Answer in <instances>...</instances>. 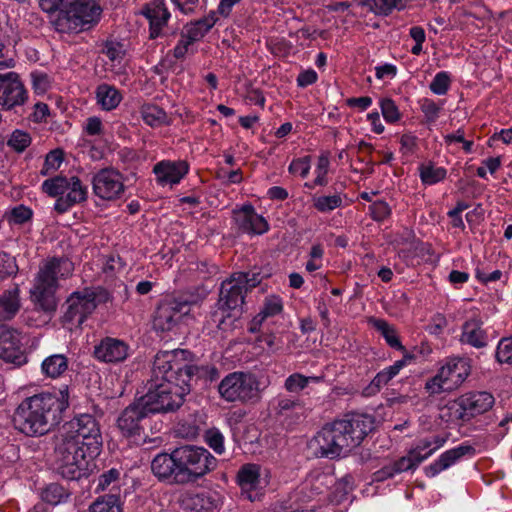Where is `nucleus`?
Listing matches in <instances>:
<instances>
[{"label": "nucleus", "instance_id": "ea45409f", "mask_svg": "<svg viewBox=\"0 0 512 512\" xmlns=\"http://www.w3.org/2000/svg\"><path fill=\"white\" fill-rule=\"evenodd\" d=\"M420 179L425 185H434L445 179L447 171L443 167H437L432 163H424L419 167Z\"/></svg>", "mask_w": 512, "mask_h": 512}, {"label": "nucleus", "instance_id": "4468645a", "mask_svg": "<svg viewBox=\"0 0 512 512\" xmlns=\"http://www.w3.org/2000/svg\"><path fill=\"white\" fill-rule=\"evenodd\" d=\"M494 403V396L490 392L476 391L465 393L455 401V404L458 406L456 418L463 422H468L473 417L490 410Z\"/></svg>", "mask_w": 512, "mask_h": 512}, {"label": "nucleus", "instance_id": "c9c22d12", "mask_svg": "<svg viewBox=\"0 0 512 512\" xmlns=\"http://www.w3.org/2000/svg\"><path fill=\"white\" fill-rule=\"evenodd\" d=\"M407 0H362L360 6L376 15H389L394 9L404 7Z\"/></svg>", "mask_w": 512, "mask_h": 512}, {"label": "nucleus", "instance_id": "a18cd8bd", "mask_svg": "<svg viewBox=\"0 0 512 512\" xmlns=\"http://www.w3.org/2000/svg\"><path fill=\"white\" fill-rule=\"evenodd\" d=\"M420 109L424 115L427 124H433L439 117L442 106L429 98H424L420 101Z\"/></svg>", "mask_w": 512, "mask_h": 512}, {"label": "nucleus", "instance_id": "a19ab883", "mask_svg": "<svg viewBox=\"0 0 512 512\" xmlns=\"http://www.w3.org/2000/svg\"><path fill=\"white\" fill-rule=\"evenodd\" d=\"M374 417L354 413V439L363 440L374 429Z\"/></svg>", "mask_w": 512, "mask_h": 512}, {"label": "nucleus", "instance_id": "052dcab7", "mask_svg": "<svg viewBox=\"0 0 512 512\" xmlns=\"http://www.w3.org/2000/svg\"><path fill=\"white\" fill-rule=\"evenodd\" d=\"M369 211L373 219L382 221L390 214V208L384 201H375L369 206Z\"/></svg>", "mask_w": 512, "mask_h": 512}, {"label": "nucleus", "instance_id": "c85d7f7f", "mask_svg": "<svg viewBox=\"0 0 512 512\" xmlns=\"http://www.w3.org/2000/svg\"><path fill=\"white\" fill-rule=\"evenodd\" d=\"M20 290L18 286L5 290L0 294V322L13 319L19 312Z\"/></svg>", "mask_w": 512, "mask_h": 512}, {"label": "nucleus", "instance_id": "bb28decb", "mask_svg": "<svg viewBox=\"0 0 512 512\" xmlns=\"http://www.w3.org/2000/svg\"><path fill=\"white\" fill-rule=\"evenodd\" d=\"M460 342L481 349L488 344L487 332L483 329L480 318L474 317L465 321L461 327Z\"/></svg>", "mask_w": 512, "mask_h": 512}, {"label": "nucleus", "instance_id": "2f4dec72", "mask_svg": "<svg viewBox=\"0 0 512 512\" xmlns=\"http://www.w3.org/2000/svg\"><path fill=\"white\" fill-rule=\"evenodd\" d=\"M102 53L111 62L112 70L121 73L125 68L126 49L124 45L116 40H108L104 43Z\"/></svg>", "mask_w": 512, "mask_h": 512}, {"label": "nucleus", "instance_id": "4c0bfd02", "mask_svg": "<svg viewBox=\"0 0 512 512\" xmlns=\"http://www.w3.org/2000/svg\"><path fill=\"white\" fill-rule=\"evenodd\" d=\"M143 121L151 127L169 125L167 113L157 105H145L141 111Z\"/></svg>", "mask_w": 512, "mask_h": 512}, {"label": "nucleus", "instance_id": "0eeeda50", "mask_svg": "<svg viewBox=\"0 0 512 512\" xmlns=\"http://www.w3.org/2000/svg\"><path fill=\"white\" fill-rule=\"evenodd\" d=\"M42 191L50 197H57L54 209L63 214L76 204L87 200V186L77 176H56L42 183Z\"/></svg>", "mask_w": 512, "mask_h": 512}, {"label": "nucleus", "instance_id": "aec40b11", "mask_svg": "<svg viewBox=\"0 0 512 512\" xmlns=\"http://www.w3.org/2000/svg\"><path fill=\"white\" fill-rule=\"evenodd\" d=\"M188 172L189 164L185 160H162L153 167L156 182L160 186L177 185Z\"/></svg>", "mask_w": 512, "mask_h": 512}, {"label": "nucleus", "instance_id": "8fccbe9b", "mask_svg": "<svg viewBox=\"0 0 512 512\" xmlns=\"http://www.w3.org/2000/svg\"><path fill=\"white\" fill-rule=\"evenodd\" d=\"M18 266L13 256L6 252H0V279L16 275Z\"/></svg>", "mask_w": 512, "mask_h": 512}, {"label": "nucleus", "instance_id": "473e14b6", "mask_svg": "<svg viewBox=\"0 0 512 512\" xmlns=\"http://www.w3.org/2000/svg\"><path fill=\"white\" fill-rule=\"evenodd\" d=\"M283 310V301L277 295H270L265 298L263 307L260 312L252 320V328L254 331L256 326H260L268 317L280 314Z\"/></svg>", "mask_w": 512, "mask_h": 512}, {"label": "nucleus", "instance_id": "b1692460", "mask_svg": "<svg viewBox=\"0 0 512 512\" xmlns=\"http://www.w3.org/2000/svg\"><path fill=\"white\" fill-rule=\"evenodd\" d=\"M0 358L7 362L16 365H21L25 362V355L22 350L19 334L13 330H6L0 336Z\"/></svg>", "mask_w": 512, "mask_h": 512}, {"label": "nucleus", "instance_id": "13d9d810", "mask_svg": "<svg viewBox=\"0 0 512 512\" xmlns=\"http://www.w3.org/2000/svg\"><path fill=\"white\" fill-rule=\"evenodd\" d=\"M32 217V211L28 207L19 205L12 209L9 221L14 224H23L30 220Z\"/></svg>", "mask_w": 512, "mask_h": 512}, {"label": "nucleus", "instance_id": "e2e57ef3", "mask_svg": "<svg viewBox=\"0 0 512 512\" xmlns=\"http://www.w3.org/2000/svg\"><path fill=\"white\" fill-rule=\"evenodd\" d=\"M340 203L341 200L337 196H323L317 199L315 206L319 211L324 212L337 208Z\"/></svg>", "mask_w": 512, "mask_h": 512}, {"label": "nucleus", "instance_id": "1a4fd4ad", "mask_svg": "<svg viewBox=\"0 0 512 512\" xmlns=\"http://www.w3.org/2000/svg\"><path fill=\"white\" fill-rule=\"evenodd\" d=\"M109 300V293L102 287L84 288L75 291L66 299L63 321L80 326L95 311L97 306Z\"/></svg>", "mask_w": 512, "mask_h": 512}, {"label": "nucleus", "instance_id": "7c9ffc66", "mask_svg": "<svg viewBox=\"0 0 512 512\" xmlns=\"http://www.w3.org/2000/svg\"><path fill=\"white\" fill-rule=\"evenodd\" d=\"M216 21L217 18L213 13L207 17L185 25L181 32L190 41H192V43H195L200 41L207 34V32L215 25Z\"/></svg>", "mask_w": 512, "mask_h": 512}, {"label": "nucleus", "instance_id": "37998d69", "mask_svg": "<svg viewBox=\"0 0 512 512\" xmlns=\"http://www.w3.org/2000/svg\"><path fill=\"white\" fill-rule=\"evenodd\" d=\"M379 106L387 123L395 124L401 120L402 114L395 101L391 98H382L379 102Z\"/></svg>", "mask_w": 512, "mask_h": 512}, {"label": "nucleus", "instance_id": "2eb2a0df", "mask_svg": "<svg viewBox=\"0 0 512 512\" xmlns=\"http://www.w3.org/2000/svg\"><path fill=\"white\" fill-rule=\"evenodd\" d=\"M188 312L187 301L177 298L164 300L155 311L153 327L156 331H171Z\"/></svg>", "mask_w": 512, "mask_h": 512}, {"label": "nucleus", "instance_id": "ddd939ff", "mask_svg": "<svg viewBox=\"0 0 512 512\" xmlns=\"http://www.w3.org/2000/svg\"><path fill=\"white\" fill-rule=\"evenodd\" d=\"M163 352L164 354H171L174 356V359L171 361V365L178 375V380H181L183 384L191 385L190 382L193 377L210 382L218 379L219 377V371L215 366H197L192 364L193 354L189 350L174 349Z\"/></svg>", "mask_w": 512, "mask_h": 512}, {"label": "nucleus", "instance_id": "58836bf2", "mask_svg": "<svg viewBox=\"0 0 512 512\" xmlns=\"http://www.w3.org/2000/svg\"><path fill=\"white\" fill-rule=\"evenodd\" d=\"M90 512H122L120 497L117 494H106L98 497L90 506Z\"/></svg>", "mask_w": 512, "mask_h": 512}, {"label": "nucleus", "instance_id": "603ef678", "mask_svg": "<svg viewBox=\"0 0 512 512\" xmlns=\"http://www.w3.org/2000/svg\"><path fill=\"white\" fill-rule=\"evenodd\" d=\"M496 359L500 363L512 364V337L500 340L496 350Z\"/></svg>", "mask_w": 512, "mask_h": 512}, {"label": "nucleus", "instance_id": "5fc2aeb1", "mask_svg": "<svg viewBox=\"0 0 512 512\" xmlns=\"http://www.w3.org/2000/svg\"><path fill=\"white\" fill-rule=\"evenodd\" d=\"M32 81V88L38 94H44L50 88L49 76L40 71H34L30 74Z\"/></svg>", "mask_w": 512, "mask_h": 512}, {"label": "nucleus", "instance_id": "774afa93", "mask_svg": "<svg viewBox=\"0 0 512 512\" xmlns=\"http://www.w3.org/2000/svg\"><path fill=\"white\" fill-rule=\"evenodd\" d=\"M397 73V68L392 64H384L375 67V76L378 79L393 78Z\"/></svg>", "mask_w": 512, "mask_h": 512}, {"label": "nucleus", "instance_id": "0e129e2a", "mask_svg": "<svg viewBox=\"0 0 512 512\" xmlns=\"http://www.w3.org/2000/svg\"><path fill=\"white\" fill-rule=\"evenodd\" d=\"M84 130L89 136L101 135L103 132V124L99 117L93 116L86 120Z\"/></svg>", "mask_w": 512, "mask_h": 512}, {"label": "nucleus", "instance_id": "f704fd0d", "mask_svg": "<svg viewBox=\"0 0 512 512\" xmlns=\"http://www.w3.org/2000/svg\"><path fill=\"white\" fill-rule=\"evenodd\" d=\"M41 369L47 377L58 378L68 369V359L63 354L50 355L43 360Z\"/></svg>", "mask_w": 512, "mask_h": 512}, {"label": "nucleus", "instance_id": "864d4df0", "mask_svg": "<svg viewBox=\"0 0 512 512\" xmlns=\"http://www.w3.org/2000/svg\"><path fill=\"white\" fill-rule=\"evenodd\" d=\"M310 161V156L294 159L290 163L288 170L293 175H298L302 178H305L307 177L310 171Z\"/></svg>", "mask_w": 512, "mask_h": 512}, {"label": "nucleus", "instance_id": "bf43d9fd", "mask_svg": "<svg viewBox=\"0 0 512 512\" xmlns=\"http://www.w3.org/2000/svg\"><path fill=\"white\" fill-rule=\"evenodd\" d=\"M174 4L184 14H190L198 9H202L206 0H173Z\"/></svg>", "mask_w": 512, "mask_h": 512}, {"label": "nucleus", "instance_id": "393cba45", "mask_svg": "<svg viewBox=\"0 0 512 512\" xmlns=\"http://www.w3.org/2000/svg\"><path fill=\"white\" fill-rule=\"evenodd\" d=\"M143 15L150 24V38L160 36L163 27L170 18V13L165 6L164 0H152L143 9Z\"/></svg>", "mask_w": 512, "mask_h": 512}, {"label": "nucleus", "instance_id": "5701e85b", "mask_svg": "<svg viewBox=\"0 0 512 512\" xmlns=\"http://www.w3.org/2000/svg\"><path fill=\"white\" fill-rule=\"evenodd\" d=\"M261 467L257 464H244L237 473V482L241 488L242 495L248 500L254 501L257 496V490L261 483Z\"/></svg>", "mask_w": 512, "mask_h": 512}, {"label": "nucleus", "instance_id": "6ab92c4d", "mask_svg": "<svg viewBox=\"0 0 512 512\" xmlns=\"http://www.w3.org/2000/svg\"><path fill=\"white\" fill-rule=\"evenodd\" d=\"M233 221L239 232L248 235H262L270 228L268 221L250 204L233 210Z\"/></svg>", "mask_w": 512, "mask_h": 512}, {"label": "nucleus", "instance_id": "09e8293b", "mask_svg": "<svg viewBox=\"0 0 512 512\" xmlns=\"http://www.w3.org/2000/svg\"><path fill=\"white\" fill-rule=\"evenodd\" d=\"M204 437L205 442L211 449H213L214 452L217 454L224 453V436L218 429L212 428L207 430Z\"/></svg>", "mask_w": 512, "mask_h": 512}, {"label": "nucleus", "instance_id": "dca6fc26", "mask_svg": "<svg viewBox=\"0 0 512 512\" xmlns=\"http://www.w3.org/2000/svg\"><path fill=\"white\" fill-rule=\"evenodd\" d=\"M94 194L102 200H115L125 191L123 175L113 168L98 171L92 179Z\"/></svg>", "mask_w": 512, "mask_h": 512}, {"label": "nucleus", "instance_id": "680f3d73", "mask_svg": "<svg viewBox=\"0 0 512 512\" xmlns=\"http://www.w3.org/2000/svg\"><path fill=\"white\" fill-rule=\"evenodd\" d=\"M119 475V471L114 468L110 469L107 472H104L103 474L100 475L98 479L97 489L104 491L108 489L110 485L116 484L118 482Z\"/></svg>", "mask_w": 512, "mask_h": 512}, {"label": "nucleus", "instance_id": "49530a36", "mask_svg": "<svg viewBox=\"0 0 512 512\" xmlns=\"http://www.w3.org/2000/svg\"><path fill=\"white\" fill-rule=\"evenodd\" d=\"M7 144L14 151L21 153L31 144V137L25 131L15 130L8 139Z\"/></svg>", "mask_w": 512, "mask_h": 512}, {"label": "nucleus", "instance_id": "412c9836", "mask_svg": "<svg viewBox=\"0 0 512 512\" xmlns=\"http://www.w3.org/2000/svg\"><path fill=\"white\" fill-rule=\"evenodd\" d=\"M474 454L475 448L472 445L462 443L443 452L434 462L424 468V473L427 477L433 478L456 464L464 456H473Z\"/></svg>", "mask_w": 512, "mask_h": 512}, {"label": "nucleus", "instance_id": "c03bdc74", "mask_svg": "<svg viewBox=\"0 0 512 512\" xmlns=\"http://www.w3.org/2000/svg\"><path fill=\"white\" fill-rule=\"evenodd\" d=\"M318 377H306L299 373L291 374L284 383V387L288 392L296 393L305 389L310 381H318Z\"/></svg>", "mask_w": 512, "mask_h": 512}, {"label": "nucleus", "instance_id": "c756f323", "mask_svg": "<svg viewBox=\"0 0 512 512\" xmlns=\"http://www.w3.org/2000/svg\"><path fill=\"white\" fill-rule=\"evenodd\" d=\"M97 104L105 111L118 107L122 101L121 92L113 85L102 83L95 90Z\"/></svg>", "mask_w": 512, "mask_h": 512}, {"label": "nucleus", "instance_id": "69168bd1", "mask_svg": "<svg viewBox=\"0 0 512 512\" xmlns=\"http://www.w3.org/2000/svg\"><path fill=\"white\" fill-rule=\"evenodd\" d=\"M192 41H190L182 32L180 39L177 45L173 49V56L176 59H183L186 54L189 52V48L193 45Z\"/></svg>", "mask_w": 512, "mask_h": 512}, {"label": "nucleus", "instance_id": "a211bd4d", "mask_svg": "<svg viewBox=\"0 0 512 512\" xmlns=\"http://www.w3.org/2000/svg\"><path fill=\"white\" fill-rule=\"evenodd\" d=\"M27 99V91L15 72L0 74V106L10 110L23 105Z\"/></svg>", "mask_w": 512, "mask_h": 512}, {"label": "nucleus", "instance_id": "20e7f679", "mask_svg": "<svg viewBox=\"0 0 512 512\" xmlns=\"http://www.w3.org/2000/svg\"><path fill=\"white\" fill-rule=\"evenodd\" d=\"M68 405L67 390L59 395L43 392L28 397L14 412V427L29 437L43 436L59 424Z\"/></svg>", "mask_w": 512, "mask_h": 512}, {"label": "nucleus", "instance_id": "6e6552de", "mask_svg": "<svg viewBox=\"0 0 512 512\" xmlns=\"http://www.w3.org/2000/svg\"><path fill=\"white\" fill-rule=\"evenodd\" d=\"M100 0H72L68 7L61 9L55 20L60 32H79L96 23L101 15Z\"/></svg>", "mask_w": 512, "mask_h": 512}, {"label": "nucleus", "instance_id": "4be33fe9", "mask_svg": "<svg viewBox=\"0 0 512 512\" xmlns=\"http://www.w3.org/2000/svg\"><path fill=\"white\" fill-rule=\"evenodd\" d=\"M94 357L103 363H120L129 355V346L123 340L105 337L94 346Z\"/></svg>", "mask_w": 512, "mask_h": 512}, {"label": "nucleus", "instance_id": "39448f33", "mask_svg": "<svg viewBox=\"0 0 512 512\" xmlns=\"http://www.w3.org/2000/svg\"><path fill=\"white\" fill-rule=\"evenodd\" d=\"M74 270L73 263L63 257L46 260L39 268L30 291L31 299L43 311H54L57 307L56 291L59 281L69 278Z\"/></svg>", "mask_w": 512, "mask_h": 512}, {"label": "nucleus", "instance_id": "9b49d317", "mask_svg": "<svg viewBox=\"0 0 512 512\" xmlns=\"http://www.w3.org/2000/svg\"><path fill=\"white\" fill-rule=\"evenodd\" d=\"M471 373L470 361L466 358L447 359L438 373L429 379L425 389L429 394H440L458 389Z\"/></svg>", "mask_w": 512, "mask_h": 512}, {"label": "nucleus", "instance_id": "6e6d98bb", "mask_svg": "<svg viewBox=\"0 0 512 512\" xmlns=\"http://www.w3.org/2000/svg\"><path fill=\"white\" fill-rule=\"evenodd\" d=\"M63 161L61 150L50 151L46 158L41 170L42 175H47L50 171L58 169Z\"/></svg>", "mask_w": 512, "mask_h": 512}, {"label": "nucleus", "instance_id": "f03ea898", "mask_svg": "<svg viewBox=\"0 0 512 512\" xmlns=\"http://www.w3.org/2000/svg\"><path fill=\"white\" fill-rule=\"evenodd\" d=\"M217 459L204 447L183 445L171 453H159L151 462L155 477L172 484L194 483L216 469Z\"/></svg>", "mask_w": 512, "mask_h": 512}, {"label": "nucleus", "instance_id": "7ed1b4c3", "mask_svg": "<svg viewBox=\"0 0 512 512\" xmlns=\"http://www.w3.org/2000/svg\"><path fill=\"white\" fill-rule=\"evenodd\" d=\"M171 354L159 351L153 361L152 376L147 384V392L140 399L151 414L173 412L179 409L191 385L183 384L172 368Z\"/></svg>", "mask_w": 512, "mask_h": 512}, {"label": "nucleus", "instance_id": "4d7b16f0", "mask_svg": "<svg viewBox=\"0 0 512 512\" xmlns=\"http://www.w3.org/2000/svg\"><path fill=\"white\" fill-rule=\"evenodd\" d=\"M329 169V157L327 154H321L318 158V163L315 169L316 178L314 180L315 185H325L327 183L326 175Z\"/></svg>", "mask_w": 512, "mask_h": 512}, {"label": "nucleus", "instance_id": "a878e982", "mask_svg": "<svg viewBox=\"0 0 512 512\" xmlns=\"http://www.w3.org/2000/svg\"><path fill=\"white\" fill-rule=\"evenodd\" d=\"M181 504L185 510L192 512H211L219 506V499L215 492L210 491L186 493Z\"/></svg>", "mask_w": 512, "mask_h": 512}, {"label": "nucleus", "instance_id": "f8f14e48", "mask_svg": "<svg viewBox=\"0 0 512 512\" xmlns=\"http://www.w3.org/2000/svg\"><path fill=\"white\" fill-rule=\"evenodd\" d=\"M244 272L234 273L221 284L218 308L211 313L212 322L219 328L225 329V318L230 317L229 311L241 307L244 303L245 290Z\"/></svg>", "mask_w": 512, "mask_h": 512}, {"label": "nucleus", "instance_id": "cd10ccee", "mask_svg": "<svg viewBox=\"0 0 512 512\" xmlns=\"http://www.w3.org/2000/svg\"><path fill=\"white\" fill-rule=\"evenodd\" d=\"M274 410L276 417L281 422L292 424L298 421L303 415L304 407L301 401L298 399H292L287 396H280L277 398Z\"/></svg>", "mask_w": 512, "mask_h": 512}, {"label": "nucleus", "instance_id": "f3484780", "mask_svg": "<svg viewBox=\"0 0 512 512\" xmlns=\"http://www.w3.org/2000/svg\"><path fill=\"white\" fill-rule=\"evenodd\" d=\"M139 398L136 402L126 407L117 419V426L123 436H139L144 430L147 419L151 414Z\"/></svg>", "mask_w": 512, "mask_h": 512}, {"label": "nucleus", "instance_id": "de8ad7c7", "mask_svg": "<svg viewBox=\"0 0 512 512\" xmlns=\"http://www.w3.org/2000/svg\"><path fill=\"white\" fill-rule=\"evenodd\" d=\"M446 442V439L439 435L420 439L416 447L421 453H430V456L439 448H441Z\"/></svg>", "mask_w": 512, "mask_h": 512}, {"label": "nucleus", "instance_id": "f257e3e1", "mask_svg": "<svg viewBox=\"0 0 512 512\" xmlns=\"http://www.w3.org/2000/svg\"><path fill=\"white\" fill-rule=\"evenodd\" d=\"M102 446V435L94 416L81 414L63 425L55 447L57 470L68 480L80 479L88 471L89 460Z\"/></svg>", "mask_w": 512, "mask_h": 512}, {"label": "nucleus", "instance_id": "423d86ee", "mask_svg": "<svg viewBox=\"0 0 512 512\" xmlns=\"http://www.w3.org/2000/svg\"><path fill=\"white\" fill-rule=\"evenodd\" d=\"M352 439V418L346 414L343 419L328 423L309 441V448L317 457L336 459L348 456Z\"/></svg>", "mask_w": 512, "mask_h": 512}, {"label": "nucleus", "instance_id": "9d476101", "mask_svg": "<svg viewBox=\"0 0 512 512\" xmlns=\"http://www.w3.org/2000/svg\"><path fill=\"white\" fill-rule=\"evenodd\" d=\"M218 392L227 402H256L260 399V382L252 373L232 372L221 380Z\"/></svg>", "mask_w": 512, "mask_h": 512}, {"label": "nucleus", "instance_id": "e433bc0d", "mask_svg": "<svg viewBox=\"0 0 512 512\" xmlns=\"http://www.w3.org/2000/svg\"><path fill=\"white\" fill-rule=\"evenodd\" d=\"M372 323L391 348L399 351H405V348L399 339L398 333L392 325L382 319H374Z\"/></svg>", "mask_w": 512, "mask_h": 512}, {"label": "nucleus", "instance_id": "79ce46f5", "mask_svg": "<svg viewBox=\"0 0 512 512\" xmlns=\"http://www.w3.org/2000/svg\"><path fill=\"white\" fill-rule=\"evenodd\" d=\"M68 497L69 493L66 489L57 483H51L42 492V499L51 505H58Z\"/></svg>", "mask_w": 512, "mask_h": 512}, {"label": "nucleus", "instance_id": "72a5a7b5", "mask_svg": "<svg viewBox=\"0 0 512 512\" xmlns=\"http://www.w3.org/2000/svg\"><path fill=\"white\" fill-rule=\"evenodd\" d=\"M430 457V453H421L415 446L408 453L395 461L392 465L396 473L415 470L423 461Z\"/></svg>", "mask_w": 512, "mask_h": 512}, {"label": "nucleus", "instance_id": "3c124183", "mask_svg": "<svg viewBox=\"0 0 512 512\" xmlns=\"http://www.w3.org/2000/svg\"><path fill=\"white\" fill-rule=\"evenodd\" d=\"M451 79L448 72L442 71L435 75L430 83V90L436 95H444L450 87Z\"/></svg>", "mask_w": 512, "mask_h": 512}, {"label": "nucleus", "instance_id": "338daca9", "mask_svg": "<svg viewBox=\"0 0 512 512\" xmlns=\"http://www.w3.org/2000/svg\"><path fill=\"white\" fill-rule=\"evenodd\" d=\"M318 79L317 73L313 69L302 71L297 77L299 87H307L314 84Z\"/></svg>", "mask_w": 512, "mask_h": 512}]
</instances>
